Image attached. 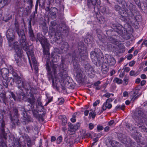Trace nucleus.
<instances>
[{
    "label": "nucleus",
    "instance_id": "1",
    "mask_svg": "<svg viewBox=\"0 0 147 147\" xmlns=\"http://www.w3.org/2000/svg\"><path fill=\"white\" fill-rule=\"evenodd\" d=\"M21 38L19 40V43H20L19 45L18 42H15L14 37H7L9 42V46L14 49L17 55L19 58L20 57L23 53V51L22 49V47L24 50L27 51L26 53L28 56V59L30 61V58H31L34 69L35 71V73H36L38 72V69L37 63L33 54V50H31L28 51V45L26 41L25 37Z\"/></svg>",
    "mask_w": 147,
    "mask_h": 147
},
{
    "label": "nucleus",
    "instance_id": "2",
    "mask_svg": "<svg viewBox=\"0 0 147 147\" xmlns=\"http://www.w3.org/2000/svg\"><path fill=\"white\" fill-rule=\"evenodd\" d=\"M60 67L61 69L62 70V71H61L62 75V76L61 77V80H59V79H57L55 77V80L54 78H52V85L54 88H56L57 90H58L59 88V87L57 85V84L58 83V80H59V82L62 86V89L65 90V88L64 86L65 83L64 82H68V80H70L71 78L68 76L66 69L64 68L63 64H61Z\"/></svg>",
    "mask_w": 147,
    "mask_h": 147
},
{
    "label": "nucleus",
    "instance_id": "3",
    "mask_svg": "<svg viewBox=\"0 0 147 147\" xmlns=\"http://www.w3.org/2000/svg\"><path fill=\"white\" fill-rule=\"evenodd\" d=\"M9 70H10V73H11L13 75V78H12L11 80L13 82H15L16 84V85L18 88L21 89V85L22 87L28 90H29L30 88L26 87L25 86V84H26L24 82H22V78L19 76L16 72L12 66H10L9 67Z\"/></svg>",
    "mask_w": 147,
    "mask_h": 147
},
{
    "label": "nucleus",
    "instance_id": "4",
    "mask_svg": "<svg viewBox=\"0 0 147 147\" xmlns=\"http://www.w3.org/2000/svg\"><path fill=\"white\" fill-rule=\"evenodd\" d=\"M122 11L121 12V16L124 17H126L128 16L130 17L133 16V12L135 10V6L131 3L127 4L125 1L122 2Z\"/></svg>",
    "mask_w": 147,
    "mask_h": 147
},
{
    "label": "nucleus",
    "instance_id": "5",
    "mask_svg": "<svg viewBox=\"0 0 147 147\" xmlns=\"http://www.w3.org/2000/svg\"><path fill=\"white\" fill-rule=\"evenodd\" d=\"M72 59L74 68V73L76 74L77 78L81 79L82 76L81 73L82 70L80 68V65L78 63V61L80 59L79 56H78V55H77L76 56H73Z\"/></svg>",
    "mask_w": 147,
    "mask_h": 147
},
{
    "label": "nucleus",
    "instance_id": "6",
    "mask_svg": "<svg viewBox=\"0 0 147 147\" xmlns=\"http://www.w3.org/2000/svg\"><path fill=\"white\" fill-rule=\"evenodd\" d=\"M38 40L41 44L43 48V52L45 54L48 53V49L49 44L45 37H38Z\"/></svg>",
    "mask_w": 147,
    "mask_h": 147
},
{
    "label": "nucleus",
    "instance_id": "7",
    "mask_svg": "<svg viewBox=\"0 0 147 147\" xmlns=\"http://www.w3.org/2000/svg\"><path fill=\"white\" fill-rule=\"evenodd\" d=\"M78 49L80 52V60L81 61L86 60L87 59V56L84 54L86 49V47L84 46L83 42H80L78 43Z\"/></svg>",
    "mask_w": 147,
    "mask_h": 147
},
{
    "label": "nucleus",
    "instance_id": "8",
    "mask_svg": "<svg viewBox=\"0 0 147 147\" xmlns=\"http://www.w3.org/2000/svg\"><path fill=\"white\" fill-rule=\"evenodd\" d=\"M25 86L26 87L28 88H30L29 89V90L25 88H23V87H22V85H21V88H19L20 90L17 91L16 92L17 96V99L18 100L20 101L22 100H23L25 96V94L23 92L22 88L25 89V90L27 91H29L30 90V92H31V87L30 86L29 84L28 83L26 84H25Z\"/></svg>",
    "mask_w": 147,
    "mask_h": 147
},
{
    "label": "nucleus",
    "instance_id": "9",
    "mask_svg": "<svg viewBox=\"0 0 147 147\" xmlns=\"http://www.w3.org/2000/svg\"><path fill=\"white\" fill-rule=\"evenodd\" d=\"M144 115L142 110L141 109H137L135 110L134 113V118L137 122L142 123V122L141 119L144 117Z\"/></svg>",
    "mask_w": 147,
    "mask_h": 147
},
{
    "label": "nucleus",
    "instance_id": "10",
    "mask_svg": "<svg viewBox=\"0 0 147 147\" xmlns=\"http://www.w3.org/2000/svg\"><path fill=\"white\" fill-rule=\"evenodd\" d=\"M48 1L49 3V6L46 7L45 8V10L47 11H50L49 16L52 19H55L56 17V13L57 11V9L55 7H51L50 9V5L51 4V1L50 0H48Z\"/></svg>",
    "mask_w": 147,
    "mask_h": 147
},
{
    "label": "nucleus",
    "instance_id": "11",
    "mask_svg": "<svg viewBox=\"0 0 147 147\" xmlns=\"http://www.w3.org/2000/svg\"><path fill=\"white\" fill-rule=\"evenodd\" d=\"M91 58L94 60H97L98 58L102 56V53L100 49H96L94 51H92L90 53Z\"/></svg>",
    "mask_w": 147,
    "mask_h": 147
},
{
    "label": "nucleus",
    "instance_id": "12",
    "mask_svg": "<svg viewBox=\"0 0 147 147\" xmlns=\"http://www.w3.org/2000/svg\"><path fill=\"white\" fill-rule=\"evenodd\" d=\"M112 27L115 31L119 34H120L122 32V29L123 28L122 26L119 24H113Z\"/></svg>",
    "mask_w": 147,
    "mask_h": 147
},
{
    "label": "nucleus",
    "instance_id": "13",
    "mask_svg": "<svg viewBox=\"0 0 147 147\" xmlns=\"http://www.w3.org/2000/svg\"><path fill=\"white\" fill-rule=\"evenodd\" d=\"M139 92V90L136 89L131 91L130 92V94L131 97V100L134 101L138 98V96L137 94H138Z\"/></svg>",
    "mask_w": 147,
    "mask_h": 147
},
{
    "label": "nucleus",
    "instance_id": "14",
    "mask_svg": "<svg viewBox=\"0 0 147 147\" xmlns=\"http://www.w3.org/2000/svg\"><path fill=\"white\" fill-rule=\"evenodd\" d=\"M112 107V105L111 104L105 102L104 103L102 107V109L100 111V114L102 113L103 111L105 110L107 108L110 109Z\"/></svg>",
    "mask_w": 147,
    "mask_h": 147
},
{
    "label": "nucleus",
    "instance_id": "15",
    "mask_svg": "<svg viewBox=\"0 0 147 147\" xmlns=\"http://www.w3.org/2000/svg\"><path fill=\"white\" fill-rule=\"evenodd\" d=\"M9 72H10V70H9V67H8V69H7L6 68L2 69V77L3 78H6L7 77H8Z\"/></svg>",
    "mask_w": 147,
    "mask_h": 147
},
{
    "label": "nucleus",
    "instance_id": "16",
    "mask_svg": "<svg viewBox=\"0 0 147 147\" xmlns=\"http://www.w3.org/2000/svg\"><path fill=\"white\" fill-rule=\"evenodd\" d=\"M3 80L2 81V82L3 85L6 88H7L8 87V83L9 82H10L12 79L11 77H7L6 78H3Z\"/></svg>",
    "mask_w": 147,
    "mask_h": 147
},
{
    "label": "nucleus",
    "instance_id": "17",
    "mask_svg": "<svg viewBox=\"0 0 147 147\" xmlns=\"http://www.w3.org/2000/svg\"><path fill=\"white\" fill-rule=\"evenodd\" d=\"M15 26L16 31L17 32L19 36L23 37L24 35V33L23 30H22L19 32L18 24L16 22L15 23Z\"/></svg>",
    "mask_w": 147,
    "mask_h": 147
},
{
    "label": "nucleus",
    "instance_id": "18",
    "mask_svg": "<svg viewBox=\"0 0 147 147\" xmlns=\"http://www.w3.org/2000/svg\"><path fill=\"white\" fill-rule=\"evenodd\" d=\"M0 101L1 102H3L6 104L7 102V98L6 97L5 94L1 93L0 94Z\"/></svg>",
    "mask_w": 147,
    "mask_h": 147
},
{
    "label": "nucleus",
    "instance_id": "19",
    "mask_svg": "<svg viewBox=\"0 0 147 147\" xmlns=\"http://www.w3.org/2000/svg\"><path fill=\"white\" fill-rule=\"evenodd\" d=\"M27 101L28 102L30 103L32 105H33L36 101V99L34 95L31 94L30 95V97L28 98Z\"/></svg>",
    "mask_w": 147,
    "mask_h": 147
},
{
    "label": "nucleus",
    "instance_id": "20",
    "mask_svg": "<svg viewBox=\"0 0 147 147\" xmlns=\"http://www.w3.org/2000/svg\"><path fill=\"white\" fill-rule=\"evenodd\" d=\"M88 4L89 6H90L92 5H94L97 3L99 4L100 0H87Z\"/></svg>",
    "mask_w": 147,
    "mask_h": 147
},
{
    "label": "nucleus",
    "instance_id": "21",
    "mask_svg": "<svg viewBox=\"0 0 147 147\" xmlns=\"http://www.w3.org/2000/svg\"><path fill=\"white\" fill-rule=\"evenodd\" d=\"M11 0H1L0 2V7L1 8L7 5L10 3Z\"/></svg>",
    "mask_w": 147,
    "mask_h": 147
},
{
    "label": "nucleus",
    "instance_id": "22",
    "mask_svg": "<svg viewBox=\"0 0 147 147\" xmlns=\"http://www.w3.org/2000/svg\"><path fill=\"white\" fill-rule=\"evenodd\" d=\"M85 69L86 72L90 71L92 73L93 68L88 63H87L85 65Z\"/></svg>",
    "mask_w": 147,
    "mask_h": 147
},
{
    "label": "nucleus",
    "instance_id": "23",
    "mask_svg": "<svg viewBox=\"0 0 147 147\" xmlns=\"http://www.w3.org/2000/svg\"><path fill=\"white\" fill-rule=\"evenodd\" d=\"M61 49L64 51H67L69 48V46L68 43L67 42H65L62 45Z\"/></svg>",
    "mask_w": 147,
    "mask_h": 147
},
{
    "label": "nucleus",
    "instance_id": "24",
    "mask_svg": "<svg viewBox=\"0 0 147 147\" xmlns=\"http://www.w3.org/2000/svg\"><path fill=\"white\" fill-rule=\"evenodd\" d=\"M101 11L102 13H109L110 12V11L109 10L107 7H102L100 8Z\"/></svg>",
    "mask_w": 147,
    "mask_h": 147
},
{
    "label": "nucleus",
    "instance_id": "25",
    "mask_svg": "<svg viewBox=\"0 0 147 147\" xmlns=\"http://www.w3.org/2000/svg\"><path fill=\"white\" fill-rule=\"evenodd\" d=\"M68 127V131H71L72 132V134H74L76 131L74 129L75 125L74 126L71 123H69Z\"/></svg>",
    "mask_w": 147,
    "mask_h": 147
},
{
    "label": "nucleus",
    "instance_id": "26",
    "mask_svg": "<svg viewBox=\"0 0 147 147\" xmlns=\"http://www.w3.org/2000/svg\"><path fill=\"white\" fill-rule=\"evenodd\" d=\"M107 61L108 63H111V64H113L115 63V59L111 56L107 59Z\"/></svg>",
    "mask_w": 147,
    "mask_h": 147
},
{
    "label": "nucleus",
    "instance_id": "27",
    "mask_svg": "<svg viewBox=\"0 0 147 147\" xmlns=\"http://www.w3.org/2000/svg\"><path fill=\"white\" fill-rule=\"evenodd\" d=\"M1 130L2 131V133L3 134L4 137L5 138V136H6V134L5 133L4 128L5 126V124L4 121H2V122L1 124Z\"/></svg>",
    "mask_w": 147,
    "mask_h": 147
},
{
    "label": "nucleus",
    "instance_id": "28",
    "mask_svg": "<svg viewBox=\"0 0 147 147\" xmlns=\"http://www.w3.org/2000/svg\"><path fill=\"white\" fill-rule=\"evenodd\" d=\"M111 145L113 147H118L120 146V144L116 141L113 140L111 142Z\"/></svg>",
    "mask_w": 147,
    "mask_h": 147
},
{
    "label": "nucleus",
    "instance_id": "29",
    "mask_svg": "<svg viewBox=\"0 0 147 147\" xmlns=\"http://www.w3.org/2000/svg\"><path fill=\"white\" fill-rule=\"evenodd\" d=\"M113 81L115 83H117L118 84H121L122 83V80L117 78H114Z\"/></svg>",
    "mask_w": 147,
    "mask_h": 147
},
{
    "label": "nucleus",
    "instance_id": "30",
    "mask_svg": "<svg viewBox=\"0 0 147 147\" xmlns=\"http://www.w3.org/2000/svg\"><path fill=\"white\" fill-rule=\"evenodd\" d=\"M61 124L63 126H65L67 123V119L65 116H62Z\"/></svg>",
    "mask_w": 147,
    "mask_h": 147
},
{
    "label": "nucleus",
    "instance_id": "31",
    "mask_svg": "<svg viewBox=\"0 0 147 147\" xmlns=\"http://www.w3.org/2000/svg\"><path fill=\"white\" fill-rule=\"evenodd\" d=\"M102 71L103 73L106 74L109 71L108 68L107 66L103 65L102 66Z\"/></svg>",
    "mask_w": 147,
    "mask_h": 147
},
{
    "label": "nucleus",
    "instance_id": "32",
    "mask_svg": "<svg viewBox=\"0 0 147 147\" xmlns=\"http://www.w3.org/2000/svg\"><path fill=\"white\" fill-rule=\"evenodd\" d=\"M90 111H91L89 113V118L92 117L93 119H94L96 115V113H95L94 111L92 110V109H91Z\"/></svg>",
    "mask_w": 147,
    "mask_h": 147
},
{
    "label": "nucleus",
    "instance_id": "33",
    "mask_svg": "<svg viewBox=\"0 0 147 147\" xmlns=\"http://www.w3.org/2000/svg\"><path fill=\"white\" fill-rule=\"evenodd\" d=\"M125 106L124 105H123L121 106L120 105H118L115 107V108L117 110L121 109L123 110L125 108Z\"/></svg>",
    "mask_w": 147,
    "mask_h": 147
},
{
    "label": "nucleus",
    "instance_id": "34",
    "mask_svg": "<svg viewBox=\"0 0 147 147\" xmlns=\"http://www.w3.org/2000/svg\"><path fill=\"white\" fill-rule=\"evenodd\" d=\"M58 65L56 64H54L53 67V74H56L57 71V67Z\"/></svg>",
    "mask_w": 147,
    "mask_h": 147
},
{
    "label": "nucleus",
    "instance_id": "35",
    "mask_svg": "<svg viewBox=\"0 0 147 147\" xmlns=\"http://www.w3.org/2000/svg\"><path fill=\"white\" fill-rule=\"evenodd\" d=\"M32 112L34 116L36 117L37 118L38 117V112L35 109L32 110Z\"/></svg>",
    "mask_w": 147,
    "mask_h": 147
},
{
    "label": "nucleus",
    "instance_id": "36",
    "mask_svg": "<svg viewBox=\"0 0 147 147\" xmlns=\"http://www.w3.org/2000/svg\"><path fill=\"white\" fill-rule=\"evenodd\" d=\"M140 128V130L142 132H147V128L145 126H139Z\"/></svg>",
    "mask_w": 147,
    "mask_h": 147
},
{
    "label": "nucleus",
    "instance_id": "37",
    "mask_svg": "<svg viewBox=\"0 0 147 147\" xmlns=\"http://www.w3.org/2000/svg\"><path fill=\"white\" fill-rule=\"evenodd\" d=\"M31 25H30V27L29 28V33L30 34V37H34V34L33 33V30L31 28Z\"/></svg>",
    "mask_w": 147,
    "mask_h": 147
},
{
    "label": "nucleus",
    "instance_id": "38",
    "mask_svg": "<svg viewBox=\"0 0 147 147\" xmlns=\"http://www.w3.org/2000/svg\"><path fill=\"white\" fill-rule=\"evenodd\" d=\"M62 138L61 136H59L58 137L56 140L57 143L58 144H60L62 142Z\"/></svg>",
    "mask_w": 147,
    "mask_h": 147
},
{
    "label": "nucleus",
    "instance_id": "39",
    "mask_svg": "<svg viewBox=\"0 0 147 147\" xmlns=\"http://www.w3.org/2000/svg\"><path fill=\"white\" fill-rule=\"evenodd\" d=\"M51 26H50L49 28H51L53 29H55L54 28V27L56 25V22L55 21H53L51 22Z\"/></svg>",
    "mask_w": 147,
    "mask_h": 147
},
{
    "label": "nucleus",
    "instance_id": "40",
    "mask_svg": "<svg viewBox=\"0 0 147 147\" xmlns=\"http://www.w3.org/2000/svg\"><path fill=\"white\" fill-rule=\"evenodd\" d=\"M58 56H56L54 57H52L51 60L54 63L57 62L59 60Z\"/></svg>",
    "mask_w": 147,
    "mask_h": 147
},
{
    "label": "nucleus",
    "instance_id": "41",
    "mask_svg": "<svg viewBox=\"0 0 147 147\" xmlns=\"http://www.w3.org/2000/svg\"><path fill=\"white\" fill-rule=\"evenodd\" d=\"M58 100L59 102V105L62 104L64 102V100L62 98H58Z\"/></svg>",
    "mask_w": 147,
    "mask_h": 147
},
{
    "label": "nucleus",
    "instance_id": "42",
    "mask_svg": "<svg viewBox=\"0 0 147 147\" xmlns=\"http://www.w3.org/2000/svg\"><path fill=\"white\" fill-rule=\"evenodd\" d=\"M97 20H98V22L100 23L101 24L104 21V18L102 16H100L97 19Z\"/></svg>",
    "mask_w": 147,
    "mask_h": 147
},
{
    "label": "nucleus",
    "instance_id": "43",
    "mask_svg": "<svg viewBox=\"0 0 147 147\" xmlns=\"http://www.w3.org/2000/svg\"><path fill=\"white\" fill-rule=\"evenodd\" d=\"M94 127V125L92 123H90L88 124L89 129L90 130L92 129Z\"/></svg>",
    "mask_w": 147,
    "mask_h": 147
},
{
    "label": "nucleus",
    "instance_id": "44",
    "mask_svg": "<svg viewBox=\"0 0 147 147\" xmlns=\"http://www.w3.org/2000/svg\"><path fill=\"white\" fill-rule=\"evenodd\" d=\"M80 115V112H77L74 113L72 115V116L76 118V117H78Z\"/></svg>",
    "mask_w": 147,
    "mask_h": 147
},
{
    "label": "nucleus",
    "instance_id": "45",
    "mask_svg": "<svg viewBox=\"0 0 147 147\" xmlns=\"http://www.w3.org/2000/svg\"><path fill=\"white\" fill-rule=\"evenodd\" d=\"M24 119L25 122H28L30 121L29 117L27 116H26V117L24 116Z\"/></svg>",
    "mask_w": 147,
    "mask_h": 147
},
{
    "label": "nucleus",
    "instance_id": "46",
    "mask_svg": "<svg viewBox=\"0 0 147 147\" xmlns=\"http://www.w3.org/2000/svg\"><path fill=\"white\" fill-rule=\"evenodd\" d=\"M108 125L110 126H111L113 125H115V123L114 120H110L108 122Z\"/></svg>",
    "mask_w": 147,
    "mask_h": 147
},
{
    "label": "nucleus",
    "instance_id": "47",
    "mask_svg": "<svg viewBox=\"0 0 147 147\" xmlns=\"http://www.w3.org/2000/svg\"><path fill=\"white\" fill-rule=\"evenodd\" d=\"M46 69L48 71V73L49 74H51L52 73L51 72V69L50 68V67L48 65H47L46 66Z\"/></svg>",
    "mask_w": 147,
    "mask_h": 147
},
{
    "label": "nucleus",
    "instance_id": "48",
    "mask_svg": "<svg viewBox=\"0 0 147 147\" xmlns=\"http://www.w3.org/2000/svg\"><path fill=\"white\" fill-rule=\"evenodd\" d=\"M123 68L124 69V71L127 72H129L130 70V68L129 67H127L126 65L124 66Z\"/></svg>",
    "mask_w": 147,
    "mask_h": 147
},
{
    "label": "nucleus",
    "instance_id": "49",
    "mask_svg": "<svg viewBox=\"0 0 147 147\" xmlns=\"http://www.w3.org/2000/svg\"><path fill=\"white\" fill-rule=\"evenodd\" d=\"M80 127V124L79 123H77L75 125L74 127L75 130V131L78 130L79 127Z\"/></svg>",
    "mask_w": 147,
    "mask_h": 147
},
{
    "label": "nucleus",
    "instance_id": "50",
    "mask_svg": "<svg viewBox=\"0 0 147 147\" xmlns=\"http://www.w3.org/2000/svg\"><path fill=\"white\" fill-rule=\"evenodd\" d=\"M121 7L118 5H115V9L117 11H119Z\"/></svg>",
    "mask_w": 147,
    "mask_h": 147
},
{
    "label": "nucleus",
    "instance_id": "51",
    "mask_svg": "<svg viewBox=\"0 0 147 147\" xmlns=\"http://www.w3.org/2000/svg\"><path fill=\"white\" fill-rule=\"evenodd\" d=\"M10 93L13 99L15 101H16V98L15 95L12 92H11Z\"/></svg>",
    "mask_w": 147,
    "mask_h": 147
},
{
    "label": "nucleus",
    "instance_id": "52",
    "mask_svg": "<svg viewBox=\"0 0 147 147\" xmlns=\"http://www.w3.org/2000/svg\"><path fill=\"white\" fill-rule=\"evenodd\" d=\"M100 103V100H96L93 104L94 106H96L98 104H99Z\"/></svg>",
    "mask_w": 147,
    "mask_h": 147
},
{
    "label": "nucleus",
    "instance_id": "53",
    "mask_svg": "<svg viewBox=\"0 0 147 147\" xmlns=\"http://www.w3.org/2000/svg\"><path fill=\"white\" fill-rule=\"evenodd\" d=\"M110 129V127L109 126L106 127L104 129V131L105 132L108 131Z\"/></svg>",
    "mask_w": 147,
    "mask_h": 147
},
{
    "label": "nucleus",
    "instance_id": "54",
    "mask_svg": "<svg viewBox=\"0 0 147 147\" xmlns=\"http://www.w3.org/2000/svg\"><path fill=\"white\" fill-rule=\"evenodd\" d=\"M135 63V62L134 61H131L129 63V65L130 67L133 66Z\"/></svg>",
    "mask_w": 147,
    "mask_h": 147
},
{
    "label": "nucleus",
    "instance_id": "55",
    "mask_svg": "<svg viewBox=\"0 0 147 147\" xmlns=\"http://www.w3.org/2000/svg\"><path fill=\"white\" fill-rule=\"evenodd\" d=\"M141 78L143 79H145L147 78L146 76L144 74H143L141 75L140 76Z\"/></svg>",
    "mask_w": 147,
    "mask_h": 147
},
{
    "label": "nucleus",
    "instance_id": "56",
    "mask_svg": "<svg viewBox=\"0 0 147 147\" xmlns=\"http://www.w3.org/2000/svg\"><path fill=\"white\" fill-rule=\"evenodd\" d=\"M128 92L126 91H124L123 94V96L124 97H126L128 96Z\"/></svg>",
    "mask_w": 147,
    "mask_h": 147
},
{
    "label": "nucleus",
    "instance_id": "57",
    "mask_svg": "<svg viewBox=\"0 0 147 147\" xmlns=\"http://www.w3.org/2000/svg\"><path fill=\"white\" fill-rule=\"evenodd\" d=\"M110 41H111V43H115L116 42V40L115 39L113 38V37H110V38L109 39Z\"/></svg>",
    "mask_w": 147,
    "mask_h": 147
},
{
    "label": "nucleus",
    "instance_id": "58",
    "mask_svg": "<svg viewBox=\"0 0 147 147\" xmlns=\"http://www.w3.org/2000/svg\"><path fill=\"white\" fill-rule=\"evenodd\" d=\"M114 99L111 98H109L107 99L105 102L108 103H110V102H112Z\"/></svg>",
    "mask_w": 147,
    "mask_h": 147
},
{
    "label": "nucleus",
    "instance_id": "59",
    "mask_svg": "<svg viewBox=\"0 0 147 147\" xmlns=\"http://www.w3.org/2000/svg\"><path fill=\"white\" fill-rule=\"evenodd\" d=\"M129 74L131 76H135V71L133 70H131Z\"/></svg>",
    "mask_w": 147,
    "mask_h": 147
},
{
    "label": "nucleus",
    "instance_id": "60",
    "mask_svg": "<svg viewBox=\"0 0 147 147\" xmlns=\"http://www.w3.org/2000/svg\"><path fill=\"white\" fill-rule=\"evenodd\" d=\"M111 95V94L107 92L104 95V96H105L107 98H109L110 97Z\"/></svg>",
    "mask_w": 147,
    "mask_h": 147
},
{
    "label": "nucleus",
    "instance_id": "61",
    "mask_svg": "<svg viewBox=\"0 0 147 147\" xmlns=\"http://www.w3.org/2000/svg\"><path fill=\"white\" fill-rule=\"evenodd\" d=\"M97 129L98 130H101L103 129V127L101 125H98L97 127Z\"/></svg>",
    "mask_w": 147,
    "mask_h": 147
},
{
    "label": "nucleus",
    "instance_id": "62",
    "mask_svg": "<svg viewBox=\"0 0 147 147\" xmlns=\"http://www.w3.org/2000/svg\"><path fill=\"white\" fill-rule=\"evenodd\" d=\"M112 47V46L111 44H109L107 46V50H111Z\"/></svg>",
    "mask_w": 147,
    "mask_h": 147
},
{
    "label": "nucleus",
    "instance_id": "63",
    "mask_svg": "<svg viewBox=\"0 0 147 147\" xmlns=\"http://www.w3.org/2000/svg\"><path fill=\"white\" fill-rule=\"evenodd\" d=\"M100 83V82L99 81H97V82L94 83V85L95 86H98Z\"/></svg>",
    "mask_w": 147,
    "mask_h": 147
},
{
    "label": "nucleus",
    "instance_id": "64",
    "mask_svg": "<svg viewBox=\"0 0 147 147\" xmlns=\"http://www.w3.org/2000/svg\"><path fill=\"white\" fill-rule=\"evenodd\" d=\"M142 44L147 47V40H144Z\"/></svg>",
    "mask_w": 147,
    "mask_h": 147
}]
</instances>
